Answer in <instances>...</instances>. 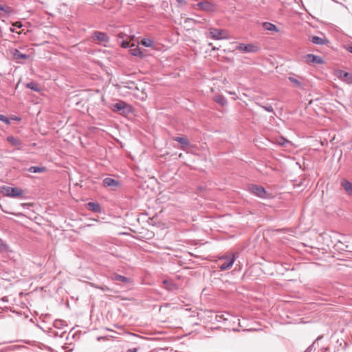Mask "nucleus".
Segmentation results:
<instances>
[{
	"label": "nucleus",
	"instance_id": "1",
	"mask_svg": "<svg viewBox=\"0 0 352 352\" xmlns=\"http://www.w3.org/2000/svg\"><path fill=\"white\" fill-rule=\"evenodd\" d=\"M1 192L4 195L14 198L22 197L23 195V190L16 187L3 186Z\"/></svg>",
	"mask_w": 352,
	"mask_h": 352
},
{
	"label": "nucleus",
	"instance_id": "2",
	"mask_svg": "<svg viewBox=\"0 0 352 352\" xmlns=\"http://www.w3.org/2000/svg\"><path fill=\"white\" fill-rule=\"evenodd\" d=\"M209 34L210 37L214 40L229 38L228 33L226 30L217 28H210Z\"/></svg>",
	"mask_w": 352,
	"mask_h": 352
},
{
	"label": "nucleus",
	"instance_id": "3",
	"mask_svg": "<svg viewBox=\"0 0 352 352\" xmlns=\"http://www.w3.org/2000/svg\"><path fill=\"white\" fill-rule=\"evenodd\" d=\"M249 190L254 195L263 199L267 198L269 196V193L261 186L252 184L249 186Z\"/></svg>",
	"mask_w": 352,
	"mask_h": 352
},
{
	"label": "nucleus",
	"instance_id": "4",
	"mask_svg": "<svg viewBox=\"0 0 352 352\" xmlns=\"http://www.w3.org/2000/svg\"><path fill=\"white\" fill-rule=\"evenodd\" d=\"M197 8L201 11L213 12L216 10V5L209 1H200L197 4Z\"/></svg>",
	"mask_w": 352,
	"mask_h": 352
},
{
	"label": "nucleus",
	"instance_id": "5",
	"mask_svg": "<svg viewBox=\"0 0 352 352\" xmlns=\"http://www.w3.org/2000/svg\"><path fill=\"white\" fill-rule=\"evenodd\" d=\"M93 38L97 40L100 44L106 45L109 41V37L105 32L95 31L93 33Z\"/></svg>",
	"mask_w": 352,
	"mask_h": 352
},
{
	"label": "nucleus",
	"instance_id": "6",
	"mask_svg": "<svg viewBox=\"0 0 352 352\" xmlns=\"http://www.w3.org/2000/svg\"><path fill=\"white\" fill-rule=\"evenodd\" d=\"M221 259H225L226 261L221 263L219 267L221 270H226L232 267L233 263L236 260V258L234 255L232 254L231 256H222Z\"/></svg>",
	"mask_w": 352,
	"mask_h": 352
},
{
	"label": "nucleus",
	"instance_id": "7",
	"mask_svg": "<svg viewBox=\"0 0 352 352\" xmlns=\"http://www.w3.org/2000/svg\"><path fill=\"white\" fill-rule=\"evenodd\" d=\"M131 107L124 102L120 101L113 105V110L120 112L121 114L127 113L130 111Z\"/></svg>",
	"mask_w": 352,
	"mask_h": 352
},
{
	"label": "nucleus",
	"instance_id": "8",
	"mask_svg": "<svg viewBox=\"0 0 352 352\" xmlns=\"http://www.w3.org/2000/svg\"><path fill=\"white\" fill-rule=\"evenodd\" d=\"M236 50L247 53H254L258 50V47L252 44L240 43L236 48Z\"/></svg>",
	"mask_w": 352,
	"mask_h": 352
},
{
	"label": "nucleus",
	"instance_id": "9",
	"mask_svg": "<svg viewBox=\"0 0 352 352\" xmlns=\"http://www.w3.org/2000/svg\"><path fill=\"white\" fill-rule=\"evenodd\" d=\"M305 60L309 63L322 64L324 63L323 59L320 56L311 54L306 55Z\"/></svg>",
	"mask_w": 352,
	"mask_h": 352
},
{
	"label": "nucleus",
	"instance_id": "10",
	"mask_svg": "<svg viewBox=\"0 0 352 352\" xmlns=\"http://www.w3.org/2000/svg\"><path fill=\"white\" fill-rule=\"evenodd\" d=\"M173 139L181 144L180 148L183 151H185L186 148L190 145V141L186 137H174Z\"/></svg>",
	"mask_w": 352,
	"mask_h": 352
},
{
	"label": "nucleus",
	"instance_id": "11",
	"mask_svg": "<svg viewBox=\"0 0 352 352\" xmlns=\"http://www.w3.org/2000/svg\"><path fill=\"white\" fill-rule=\"evenodd\" d=\"M86 208L89 210L94 212L100 213L102 211L101 206L98 203L89 202L86 204Z\"/></svg>",
	"mask_w": 352,
	"mask_h": 352
},
{
	"label": "nucleus",
	"instance_id": "12",
	"mask_svg": "<svg viewBox=\"0 0 352 352\" xmlns=\"http://www.w3.org/2000/svg\"><path fill=\"white\" fill-rule=\"evenodd\" d=\"M341 186L344 189L346 192L350 195L352 196V183L349 181L343 179L341 181Z\"/></svg>",
	"mask_w": 352,
	"mask_h": 352
},
{
	"label": "nucleus",
	"instance_id": "13",
	"mask_svg": "<svg viewBox=\"0 0 352 352\" xmlns=\"http://www.w3.org/2000/svg\"><path fill=\"white\" fill-rule=\"evenodd\" d=\"M103 185L105 187H116L118 186L119 182L111 177H106L103 179Z\"/></svg>",
	"mask_w": 352,
	"mask_h": 352
},
{
	"label": "nucleus",
	"instance_id": "14",
	"mask_svg": "<svg viewBox=\"0 0 352 352\" xmlns=\"http://www.w3.org/2000/svg\"><path fill=\"white\" fill-rule=\"evenodd\" d=\"M7 141L9 142L12 146H16L17 149H21L22 142L20 139L14 136L7 137Z\"/></svg>",
	"mask_w": 352,
	"mask_h": 352
},
{
	"label": "nucleus",
	"instance_id": "15",
	"mask_svg": "<svg viewBox=\"0 0 352 352\" xmlns=\"http://www.w3.org/2000/svg\"><path fill=\"white\" fill-rule=\"evenodd\" d=\"M163 284L165 285V288L170 292L175 291L178 288L177 285L174 283L172 280H163Z\"/></svg>",
	"mask_w": 352,
	"mask_h": 352
},
{
	"label": "nucleus",
	"instance_id": "16",
	"mask_svg": "<svg viewBox=\"0 0 352 352\" xmlns=\"http://www.w3.org/2000/svg\"><path fill=\"white\" fill-rule=\"evenodd\" d=\"M340 78L346 81L347 83H352V74L344 71H340Z\"/></svg>",
	"mask_w": 352,
	"mask_h": 352
},
{
	"label": "nucleus",
	"instance_id": "17",
	"mask_svg": "<svg viewBox=\"0 0 352 352\" xmlns=\"http://www.w3.org/2000/svg\"><path fill=\"white\" fill-rule=\"evenodd\" d=\"M311 42L316 45H324L328 43V41L325 38H322L318 36H313L311 39Z\"/></svg>",
	"mask_w": 352,
	"mask_h": 352
},
{
	"label": "nucleus",
	"instance_id": "18",
	"mask_svg": "<svg viewBox=\"0 0 352 352\" xmlns=\"http://www.w3.org/2000/svg\"><path fill=\"white\" fill-rule=\"evenodd\" d=\"M25 87L36 92H39L42 89L39 84L34 82H30L27 83Z\"/></svg>",
	"mask_w": 352,
	"mask_h": 352
},
{
	"label": "nucleus",
	"instance_id": "19",
	"mask_svg": "<svg viewBox=\"0 0 352 352\" xmlns=\"http://www.w3.org/2000/svg\"><path fill=\"white\" fill-rule=\"evenodd\" d=\"M111 278L113 280L122 282L124 283H129L130 281V279L129 278L117 274H113Z\"/></svg>",
	"mask_w": 352,
	"mask_h": 352
},
{
	"label": "nucleus",
	"instance_id": "20",
	"mask_svg": "<svg viewBox=\"0 0 352 352\" xmlns=\"http://www.w3.org/2000/svg\"><path fill=\"white\" fill-rule=\"evenodd\" d=\"M214 101L221 106H225L228 103L227 99L224 96L221 95L215 96Z\"/></svg>",
	"mask_w": 352,
	"mask_h": 352
},
{
	"label": "nucleus",
	"instance_id": "21",
	"mask_svg": "<svg viewBox=\"0 0 352 352\" xmlns=\"http://www.w3.org/2000/svg\"><path fill=\"white\" fill-rule=\"evenodd\" d=\"M130 53L134 56L143 57L144 54L138 47L130 49Z\"/></svg>",
	"mask_w": 352,
	"mask_h": 352
},
{
	"label": "nucleus",
	"instance_id": "22",
	"mask_svg": "<svg viewBox=\"0 0 352 352\" xmlns=\"http://www.w3.org/2000/svg\"><path fill=\"white\" fill-rule=\"evenodd\" d=\"M46 170V168L41 166H31L28 168V171L30 173H43Z\"/></svg>",
	"mask_w": 352,
	"mask_h": 352
},
{
	"label": "nucleus",
	"instance_id": "23",
	"mask_svg": "<svg viewBox=\"0 0 352 352\" xmlns=\"http://www.w3.org/2000/svg\"><path fill=\"white\" fill-rule=\"evenodd\" d=\"M263 27L265 30H269V31H278V29L276 26L271 23L269 22H265L263 23Z\"/></svg>",
	"mask_w": 352,
	"mask_h": 352
},
{
	"label": "nucleus",
	"instance_id": "24",
	"mask_svg": "<svg viewBox=\"0 0 352 352\" xmlns=\"http://www.w3.org/2000/svg\"><path fill=\"white\" fill-rule=\"evenodd\" d=\"M13 56L15 59H27L28 58V56L25 54H22L20 51L18 50H14V52H13Z\"/></svg>",
	"mask_w": 352,
	"mask_h": 352
},
{
	"label": "nucleus",
	"instance_id": "25",
	"mask_svg": "<svg viewBox=\"0 0 352 352\" xmlns=\"http://www.w3.org/2000/svg\"><path fill=\"white\" fill-rule=\"evenodd\" d=\"M289 80L292 82L295 87H302V82L298 80L297 78L294 77L289 76L288 78Z\"/></svg>",
	"mask_w": 352,
	"mask_h": 352
},
{
	"label": "nucleus",
	"instance_id": "26",
	"mask_svg": "<svg viewBox=\"0 0 352 352\" xmlns=\"http://www.w3.org/2000/svg\"><path fill=\"white\" fill-rule=\"evenodd\" d=\"M141 44L145 47H152L153 41L149 38H144L141 41Z\"/></svg>",
	"mask_w": 352,
	"mask_h": 352
},
{
	"label": "nucleus",
	"instance_id": "27",
	"mask_svg": "<svg viewBox=\"0 0 352 352\" xmlns=\"http://www.w3.org/2000/svg\"><path fill=\"white\" fill-rule=\"evenodd\" d=\"M120 43V45L123 48H129L131 47H134L135 45L133 44L132 45H130L129 42L125 40H122V41H119Z\"/></svg>",
	"mask_w": 352,
	"mask_h": 352
},
{
	"label": "nucleus",
	"instance_id": "28",
	"mask_svg": "<svg viewBox=\"0 0 352 352\" xmlns=\"http://www.w3.org/2000/svg\"><path fill=\"white\" fill-rule=\"evenodd\" d=\"M277 142L278 143V144L280 145H282V146H285L288 142L289 141L285 140V138H280L277 140Z\"/></svg>",
	"mask_w": 352,
	"mask_h": 352
},
{
	"label": "nucleus",
	"instance_id": "29",
	"mask_svg": "<svg viewBox=\"0 0 352 352\" xmlns=\"http://www.w3.org/2000/svg\"><path fill=\"white\" fill-rule=\"evenodd\" d=\"M0 121L3 122L6 124H10L9 118L1 114H0Z\"/></svg>",
	"mask_w": 352,
	"mask_h": 352
},
{
	"label": "nucleus",
	"instance_id": "30",
	"mask_svg": "<svg viewBox=\"0 0 352 352\" xmlns=\"http://www.w3.org/2000/svg\"><path fill=\"white\" fill-rule=\"evenodd\" d=\"M216 320L221 322V320H227V318L225 317L224 314H217L216 315Z\"/></svg>",
	"mask_w": 352,
	"mask_h": 352
},
{
	"label": "nucleus",
	"instance_id": "31",
	"mask_svg": "<svg viewBox=\"0 0 352 352\" xmlns=\"http://www.w3.org/2000/svg\"><path fill=\"white\" fill-rule=\"evenodd\" d=\"M0 11H3L6 13H9L11 11V8L10 7H3L2 5L0 4Z\"/></svg>",
	"mask_w": 352,
	"mask_h": 352
},
{
	"label": "nucleus",
	"instance_id": "32",
	"mask_svg": "<svg viewBox=\"0 0 352 352\" xmlns=\"http://www.w3.org/2000/svg\"><path fill=\"white\" fill-rule=\"evenodd\" d=\"M262 107L268 112H273L274 109L273 107L271 105L269 106H262Z\"/></svg>",
	"mask_w": 352,
	"mask_h": 352
},
{
	"label": "nucleus",
	"instance_id": "33",
	"mask_svg": "<svg viewBox=\"0 0 352 352\" xmlns=\"http://www.w3.org/2000/svg\"><path fill=\"white\" fill-rule=\"evenodd\" d=\"M13 25H14V26H16V27H17V28H21V27L23 26V25H22L21 22H20V21H16V22H15V23L13 24Z\"/></svg>",
	"mask_w": 352,
	"mask_h": 352
},
{
	"label": "nucleus",
	"instance_id": "34",
	"mask_svg": "<svg viewBox=\"0 0 352 352\" xmlns=\"http://www.w3.org/2000/svg\"><path fill=\"white\" fill-rule=\"evenodd\" d=\"M176 1L178 3H179L180 5H182V6H184V5L186 4V0H176Z\"/></svg>",
	"mask_w": 352,
	"mask_h": 352
},
{
	"label": "nucleus",
	"instance_id": "35",
	"mask_svg": "<svg viewBox=\"0 0 352 352\" xmlns=\"http://www.w3.org/2000/svg\"><path fill=\"white\" fill-rule=\"evenodd\" d=\"M138 351V349L137 348H131V349H129L126 352H137Z\"/></svg>",
	"mask_w": 352,
	"mask_h": 352
},
{
	"label": "nucleus",
	"instance_id": "36",
	"mask_svg": "<svg viewBox=\"0 0 352 352\" xmlns=\"http://www.w3.org/2000/svg\"><path fill=\"white\" fill-rule=\"evenodd\" d=\"M100 288L102 291H109V290H110L107 286L100 287Z\"/></svg>",
	"mask_w": 352,
	"mask_h": 352
},
{
	"label": "nucleus",
	"instance_id": "37",
	"mask_svg": "<svg viewBox=\"0 0 352 352\" xmlns=\"http://www.w3.org/2000/svg\"><path fill=\"white\" fill-rule=\"evenodd\" d=\"M346 49L349 52L352 53V43L349 45Z\"/></svg>",
	"mask_w": 352,
	"mask_h": 352
},
{
	"label": "nucleus",
	"instance_id": "38",
	"mask_svg": "<svg viewBox=\"0 0 352 352\" xmlns=\"http://www.w3.org/2000/svg\"><path fill=\"white\" fill-rule=\"evenodd\" d=\"M124 34H119V36H118V39H119V38H124Z\"/></svg>",
	"mask_w": 352,
	"mask_h": 352
},
{
	"label": "nucleus",
	"instance_id": "39",
	"mask_svg": "<svg viewBox=\"0 0 352 352\" xmlns=\"http://www.w3.org/2000/svg\"><path fill=\"white\" fill-rule=\"evenodd\" d=\"M12 119H13V120H20V119H19L18 117H16V116L13 117V118H12Z\"/></svg>",
	"mask_w": 352,
	"mask_h": 352
},
{
	"label": "nucleus",
	"instance_id": "40",
	"mask_svg": "<svg viewBox=\"0 0 352 352\" xmlns=\"http://www.w3.org/2000/svg\"><path fill=\"white\" fill-rule=\"evenodd\" d=\"M212 50H219V48H217V47H212Z\"/></svg>",
	"mask_w": 352,
	"mask_h": 352
},
{
	"label": "nucleus",
	"instance_id": "41",
	"mask_svg": "<svg viewBox=\"0 0 352 352\" xmlns=\"http://www.w3.org/2000/svg\"><path fill=\"white\" fill-rule=\"evenodd\" d=\"M310 350H311V347H309L305 352H309Z\"/></svg>",
	"mask_w": 352,
	"mask_h": 352
}]
</instances>
